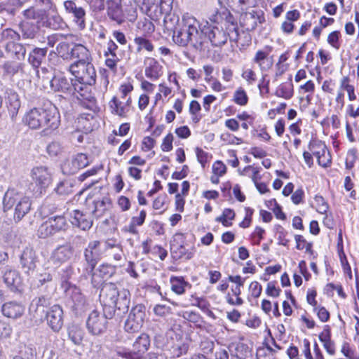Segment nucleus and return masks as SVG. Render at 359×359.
I'll return each mask as SVG.
<instances>
[{"label": "nucleus", "instance_id": "obj_1", "mask_svg": "<svg viewBox=\"0 0 359 359\" xmlns=\"http://www.w3.org/2000/svg\"><path fill=\"white\" fill-rule=\"evenodd\" d=\"M198 21L188 13L183 15L182 20L177 18L170 22V30L172 31V40L180 46H186L191 43L194 46L201 44L202 32H199Z\"/></svg>", "mask_w": 359, "mask_h": 359}, {"label": "nucleus", "instance_id": "obj_2", "mask_svg": "<svg viewBox=\"0 0 359 359\" xmlns=\"http://www.w3.org/2000/svg\"><path fill=\"white\" fill-rule=\"evenodd\" d=\"M100 301L104 311H118L119 315L128 311L130 304V293L128 290L118 289L113 283H104L100 290Z\"/></svg>", "mask_w": 359, "mask_h": 359}, {"label": "nucleus", "instance_id": "obj_3", "mask_svg": "<svg viewBox=\"0 0 359 359\" xmlns=\"http://www.w3.org/2000/svg\"><path fill=\"white\" fill-rule=\"evenodd\" d=\"M22 122L33 130L44 128L46 130H53L60 125V114L55 106L34 107L25 114Z\"/></svg>", "mask_w": 359, "mask_h": 359}, {"label": "nucleus", "instance_id": "obj_4", "mask_svg": "<svg viewBox=\"0 0 359 359\" xmlns=\"http://www.w3.org/2000/svg\"><path fill=\"white\" fill-rule=\"evenodd\" d=\"M4 210L7 211L15 206L13 213V220L18 223L27 215L31 210V201L27 197L21 196L20 194L14 188L9 187L4 194Z\"/></svg>", "mask_w": 359, "mask_h": 359}, {"label": "nucleus", "instance_id": "obj_5", "mask_svg": "<svg viewBox=\"0 0 359 359\" xmlns=\"http://www.w3.org/2000/svg\"><path fill=\"white\" fill-rule=\"evenodd\" d=\"M31 176L35 185L32 184L29 189L36 196H41L52 181V174L48 167L37 166L31 172Z\"/></svg>", "mask_w": 359, "mask_h": 359}, {"label": "nucleus", "instance_id": "obj_6", "mask_svg": "<svg viewBox=\"0 0 359 359\" xmlns=\"http://www.w3.org/2000/svg\"><path fill=\"white\" fill-rule=\"evenodd\" d=\"M69 71L81 84L92 86L96 82V71L91 61L80 64H72L69 67Z\"/></svg>", "mask_w": 359, "mask_h": 359}, {"label": "nucleus", "instance_id": "obj_7", "mask_svg": "<svg viewBox=\"0 0 359 359\" xmlns=\"http://www.w3.org/2000/svg\"><path fill=\"white\" fill-rule=\"evenodd\" d=\"M67 222L63 215L50 217L43 222L38 229V235L41 238H46L60 231H65Z\"/></svg>", "mask_w": 359, "mask_h": 359}, {"label": "nucleus", "instance_id": "obj_8", "mask_svg": "<svg viewBox=\"0 0 359 359\" xmlns=\"http://www.w3.org/2000/svg\"><path fill=\"white\" fill-rule=\"evenodd\" d=\"M146 308L143 304L133 306L125 322L124 330L128 333L138 332L146 318Z\"/></svg>", "mask_w": 359, "mask_h": 359}, {"label": "nucleus", "instance_id": "obj_9", "mask_svg": "<svg viewBox=\"0 0 359 359\" xmlns=\"http://www.w3.org/2000/svg\"><path fill=\"white\" fill-rule=\"evenodd\" d=\"M114 315V311H106L101 313L97 310L93 311L87 320V327L93 334H100L107 329V318H111Z\"/></svg>", "mask_w": 359, "mask_h": 359}, {"label": "nucleus", "instance_id": "obj_10", "mask_svg": "<svg viewBox=\"0 0 359 359\" xmlns=\"http://www.w3.org/2000/svg\"><path fill=\"white\" fill-rule=\"evenodd\" d=\"M104 254V250L99 241H90L83 252L84 260L86 262V271L90 273L95 269L97 264L101 259Z\"/></svg>", "mask_w": 359, "mask_h": 359}, {"label": "nucleus", "instance_id": "obj_11", "mask_svg": "<svg viewBox=\"0 0 359 359\" xmlns=\"http://www.w3.org/2000/svg\"><path fill=\"white\" fill-rule=\"evenodd\" d=\"M65 13L69 15L73 22L79 30L86 27V11L84 8L79 6L73 0H66L63 2Z\"/></svg>", "mask_w": 359, "mask_h": 359}, {"label": "nucleus", "instance_id": "obj_12", "mask_svg": "<svg viewBox=\"0 0 359 359\" xmlns=\"http://www.w3.org/2000/svg\"><path fill=\"white\" fill-rule=\"evenodd\" d=\"M210 20L216 24H219L221 20L226 27L229 39L232 41H238L239 36L238 25L234 17L229 11L226 10L222 13H217Z\"/></svg>", "mask_w": 359, "mask_h": 359}, {"label": "nucleus", "instance_id": "obj_13", "mask_svg": "<svg viewBox=\"0 0 359 359\" xmlns=\"http://www.w3.org/2000/svg\"><path fill=\"white\" fill-rule=\"evenodd\" d=\"M38 262L39 258L34 248L30 246L26 247L20 256V264L24 273H33Z\"/></svg>", "mask_w": 359, "mask_h": 359}, {"label": "nucleus", "instance_id": "obj_14", "mask_svg": "<svg viewBox=\"0 0 359 359\" xmlns=\"http://www.w3.org/2000/svg\"><path fill=\"white\" fill-rule=\"evenodd\" d=\"M43 80L46 79L52 90L55 92H62L67 94H73L74 91H79L75 85L72 81L64 76H43Z\"/></svg>", "mask_w": 359, "mask_h": 359}, {"label": "nucleus", "instance_id": "obj_15", "mask_svg": "<svg viewBox=\"0 0 359 359\" xmlns=\"http://www.w3.org/2000/svg\"><path fill=\"white\" fill-rule=\"evenodd\" d=\"M48 326L54 332H59L63 325V310L59 304H54L46 311Z\"/></svg>", "mask_w": 359, "mask_h": 359}, {"label": "nucleus", "instance_id": "obj_16", "mask_svg": "<svg viewBox=\"0 0 359 359\" xmlns=\"http://www.w3.org/2000/svg\"><path fill=\"white\" fill-rule=\"evenodd\" d=\"M74 254V248L70 243L59 245L52 252L50 259L53 264L60 265L70 260Z\"/></svg>", "mask_w": 359, "mask_h": 359}, {"label": "nucleus", "instance_id": "obj_17", "mask_svg": "<svg viewBox=\"0 0 359 359\" xmlns=\"http://www.w3.org/2000/svg\"><path fill=\"white\" fill-rule=\"evenodd\" d=\"M205 34L214 46H223L226 43L229 37L228 32H224L222 27H219L217 25L208 27L205 29Z\"/></svg>", "mask_w": 359, "mask_h": 359}, {"label": "nucleus", "instance_id": "obj_18", "mask_svg": "<svg viewBox=\"0 0 359 359\" xmlns=\"http://www.w3.org/2000/svg\"><path fill=\"white\" fill-rule=\"evenodd\" d=\"M174 0H160L158 6L156 8H159L158 14L156 13V18L165 14L163 19V26L167 31H170V22H173L178 16L171 15L170 11L172 8V4Z\"/></svg>", "mask_w": 359, "mask_h": 359}, {"label": "nucleus", "instance_id": "obj_19", "mask_svg": "<svg viewBox=\"0 0 359 359\" xmlns=\"http://www.w3.org/2000/svg\"><path fill=\"white\" fill-rule=\"evenodd\" d=\"M144 74L148 79L156 81L162 76L163 67L154 57H146L144 60Z\"/></svg>", "mask_w": 359, "mask_h": 359}, {"label": "nucleus", "instance_id": "obj_20", "mask_svg": "<svg viewBox=\"0 0 359 359\" xmlns=\"http://www.w3.org/2000/svg\"><path fill=\"white\" fill-rule=\"evenodd\" d=\"M50 10L51 12H46V15L43 20L41 25L55 30L62 29L65 26V22L57 13L56 6Z\"/></svg>", "mask_w": 359, "mask_h": 359}, {"label": "nucleus", "instance_id": "obj_21", "mask_svg": "<svg viewBox=\"0 0 359 359\" xmlns=\"http://www.w3.org/2000/svg\"><path fill=\"white\" fill-rule=\"evenodd\" d=\"M1 312L7 318L16 319L24 314L25 306L18 302L11 301L2 305Z\"/></svg>", "mask_w": 359, "mask_h": 359}, {"label": "nucleus", "instance_id": "obj_22", "mask_svg": "<svg viewBox=\"0 0 359 359\" xmlns=\"http://www.w3.org/2000/svg\"><path fill=\"white\" fill-rule=\"evenodd\" d=\"M70 59H76L73 64H80L91 61V56L89 50L80 43L74 44L71 48Z\"/></svg>", "mask_w": 359, "mask_h": 359}, {"label": "nucleus", "instance_id": "obj_23", "mask_svg": "<svg viewBox=\"0 0 359 359\" xmlns=\"http://www.w3.org/2000/svg\"><path fill=\"white\" fill-rule=\"evenodd\" d=\"M4 281L11 291L20 290L22 286V278L15 270L8 269L5 271Z\"/></svg>", "mask_w": 359, "mask_h": 359}, {"label": "nucleus", "instance_id": "obj_24", "mask_svg": "<svg viewBox=\"0 0 359 359\" xmlns=\"http://www.w3.org/2000/svg\"><path fill=\"white\" fill-rule=\"evenodd\" d=\"M71 222L74 226L83 231L90 229L93 225L90 217L78 210H74Z\"/></svg>", "mask_w": 359, "mask_h": 359}, {"label": "nucleus", "instance_id": "obj_25", "mask_svg": "<svg viewBox=\"0 0 359 359\" xmlns=\"http://www.w3.org/2000/svg\"><path fill=\"white\" fill-rule=\"evenodd\" d=\"M93 209L92 213L96 218L104 215L111 208V201L109 197L104 196L93 202Z\"/></svg>", "mask_w": 359, "mask_h": 359}, {"label": "nucleus", "instance_id": "obj_26", "mask_svg": "<svg viewBox=\"0 0 359 359\" xmlns=\"http://www.w3.org/2000/svg\"><path fill=\"white\" fill-rule=\"evenodd\" d=\"M48 47L34 48L29 53L28 62L35 69L39 68L47 55Z\"/></svg>", "mask_w": 359, "mask_h": 359}, {"label": "nucleus", "instance_id": "obj_27", "mask_svg": "<svg viewBox=\"0 0 359 359\" xmlns=\"http://www.w3.org/2000/svg\"><path fill=\"white\" fill-rule=\"evenodd\" d=\"M71 47L67 42H61L56 46V52L51 50L48 54L50 63L54 60H59L58 56L63 59H69L71 57Z\"/></svg>", "mask_w": 359, "mask_h": 359}, {"label": "nucleus", "instance_id": "obj_28", "mask_svg": "<svg viewBox=\"0 0 359 359\" xmlns=\"http://www.w3.org/2000/svg\"><path fill=\"white\" fill-rule=\"evenodd\" d=\"M260 22V18L255 11L245 13L241 17V24L247 31L254 30Z\"/></svg>", "mask_w": 359, "mask_h": 359}, {"label": "nucleus", "instance_id": "obj_29", "mask_svg": "<svg viewBox=\"0 0 359 359\" xmlns=\"http://www.w3.org/2000/svg\"><path fill=\"white\" fill-rule=\"evenodd\" d=\"M22 13L27 20H34L37 23H42L43 20H44L46 15V11L34 6L24 10Z\"/></svg>", "mask_w": 359, "mask_h": 359}, {"label": "nucleus", "instance_id": "obj_30", "mask_svg": "<svg viewBox=\"0 0 359 359\" xmlns=\"http://www.w3.org/2000/svg\"><path fill=\"white\" fill-rule=\"evenodd\" d=\"M150 346V339L147 334H141L133 343V351L138 355L146 353Z\"/></svg>", "mask_w": 359, "mask_h": 359}, {"label": "nucleus", "instance_id": "obj_31", "mask_svg": "<svg viewBox=\"0 0 359 359\" xmlns=\"http://www.w3.org/2000/svg\"><path fill=\"white\" fill-rule=\"evenodd\" d=\"M68 293L72 302V307L75 309H82L86 305V300L80 289L77 287L70 288Z\"/></svg>", "mask_w": 359, "mask_h": 359}, {"label": "nucleus", "instance_id": "obj_32", "mask_svg": "<svg viewBox=\"0 0 359 359\" xmlns=\"http://www.w3.org/2000/svg\"><path fill=\"white\" fill-rule=\"evenodd\" d=\"M90 163L88 156L83 153L76 154L72 160L71 163L72 167L68 171L69 174H74L78 170L83 168L88 165Z\"/></svg>", "mask_w": 359, "mask_h": 359}, {"label": "nucleus", "instance_id": "obj_33", "mask_svg": "<svg viewBox=\"0 0 359 359\" xmlns=\"http://www.w3.org/2000/svg\"><path fill=\"white\" fill-rule=\"evenodd\" d=\"M20 30L23 39H33L39 32V27L29 22H23L20 24Z\"/></svg>", "mask_w": 359, "mask_h": 359}, {"label": "nucleus", "instance_id": "obj_34", "mask_svg": "<svg viewBox=\"0 0 359 359\" xmlns=\"http://www.w3.org/2000/svg\"><path fill=\"white\" fill-rule=\"evenodd\" d=\"M171 290L177 294H182L186 287H191V284L184 280L182 276H172L170 280Z\"/></svg>", "mask_w": 359, "mask_h": 359}, {"label": "nucleus", "instance_id": "obj_35", "mask_svg": "<svg viewBox=\"0 0 359 359\" xmlns=\"http://www.w3.org/2000/svg\"><path fill=\"white\" fill-rule=\"evenodd\" d=\"M6 95L9 110L13 115L16 114L21 106L19 95L12 89H8Z\"/></svg>", "mask_w": 359, "mask_h": 359}, {"label": "nucleus", "instance_id": "obj_36", "mask_svg": "<svg viewBox=\"0 0 359 359\" xmlns=\"http://www.w3.org/2000/svg\"><path fill=\"white\" fill-rule=\"evenodd\" d=\"M109 107L112 114L122 117H125L129 111V109L126 107V104H123V101L119 100L116 97H114L111 100Z\"/></svg>", "mask_w": 359, "mask_h": 359}, {"label": "nucleus", "instance_id": "obj_37", "mask_svg": "<svg viewBox=\"0 0 359 359\" xmlns=\"http://www.w3.org/2000/svg\"><path fill=\"white\" fill-rule=\"evenodd\" d=\"M74 185L73 180H65L58 183L55 191L60 196H67L73 193Z\"/></svg>", "mask_w": 359, "mask_h": 359}, {"label": "nucleus", "instance_id": "obj_38", "mask_svg": "<svg viewBox=\"0 0 359 359\" xmlns=\"http://www.w3.org/2000/svg\"><path fill=\"white\" fill-rule=\"evenodd\" d=\"M5 48L8 53L14 55L18 60L24 58L26 53V49L23 45L16 42L6 43Z\"/></svg>", "mask_w": 359, "mask_h": 359}, {"label": "nucleus", "instance_id": "obj_39", "mask_svg": "<svg viewBox=\"0 0 359 359\" xmlns=\"http://www.w3.org/2000/svg\"><path fill=\"white\" fill-rule=\"evenodd\" d=\"M20 35L17 32L11 28L4 29L0 33V41L6 43H15L19 41Z\"/></svg>", "mask_w": 359, "mask_h": 359}, {"label": "nucleus", "instance_id": "obj_40", "mask_svg": "<svg viewBox=\"0 0 359 359\" xmlns=\"http://www.w3.org/2000/svg\"><path fill=\"white\" fill-rule=\"evenodd\" d=\"M2 69L5 74L13 76L22 71L23 64L15 61H7L2 65Z\"/></svg>", "mask_w": 359, "mask_h": 359}, {"label": "nucleus", "instance_id": "obj_41", "mask_svg": "<svg viewBox=\"0 0 359 359\" xmlns=\"http://www.w3.org/2000/svg\"><path fill=\"white\" fill-rule=\"evenodd\" d=\"M107 13L111 20L117 22L118 24L123 22V12L119 4L114 2L111 3L108 7Z\"/></svg>", "mask_w": 359, "mask_h": 359}, {"label": "nucleus", "instance_id": "obj_42", "mask_svg": "<svg viewBox=\"0 0 359 359\" xmlns=\"http://www.w3.org/2000/svg\"><path fill=\"white\" fill-rule=\"evenodd\" d=\"M134 42L137 45L136 50L137 53H140L142 50L152 52L154 49V46L151 41L144 36H136L134 39Z\"/></svg>", "mask_w": 359, "mask_h": 359}, {"label": "nucleus", "instance_id": "obj_43", "mask_svg": "<svg viewBox=\"0 0 359 359\" xmlns=\"http://www.w3.org/2000/svg\"><path fill=\"white\" fill-rule=\"evenodd\" d=\"M310 152L316 158L326 151L327 147L324 142L320 140H312L309 144Z\"/></svg>", "mask_w": 359, "mask_h": 359}, {"label": "nucleus", "instance_id": "obj_44", "mask_svg": "<svg viewBox=\"0 0 359 359\" xmlns=\"http://www.w3.org/2000/svg\"><path fill=\"white\" fill-rule=\"evenodd\" d=\"M234 355L238 359H252V351L245 344L236 345Z\"/></svg>", "mask_w": 359, "mask_h": 359}, {"label": "nucleus", "instance_id": "obj_45", "mask_svg": "<svg viewBox=\"0 0 359 359\" xmlns=\"http://www.w3.org/2000/svg\"><path fill=\"white\" fill-rule=\"evenodd\" d=\"M68 335L69 339L75 344H80L83 341V331L76 326H72L69 328Z\"/></svg>", "mask_w": 359, "mask_h": 359}, {"label": "nucleus", "instance_id": "obj_46", "mask_svg": "<svg viewBox=\"0 0 359 359\" xmlns=\"http://www.w3.org/2000/svg\"><path fill=\"white\" fill-rule=\"evenodd\" d=\"M83 277L87 278L88 276L91 277V283L94 287H98L101 286L105 280L102 278V276H99V272L96 269L93 270L90 273H87L86 271V268L83 269V273L81 274Z\"/></svg>", "mask_w": 359, "mask_h": 359}, {"label": "nucleus", "instance_id": "obj_47", "mask_svg": "<svg viewBox=\"0 0 359 359\" xmlns=\"http://www.w3.org/2000/svg\"><path fill=\"white\" fill-rule=\"evenodd\" d=\"M233 100L235 103L241 106L247 104L248 97L246 92L243 88L240 87L235 91Z\"/></svg>", "mask_w": 359, "mask_h": 359}, {"label": "nucleus", "instance_id": "obj_48", "mask_svg": "<svg viewBox=\"0 0 359 359\" xmlns=\"http://www.w3.org/2000/svg\"><path fill=\"white\" fill-rule=\"evenodd\" d=\"M50 305V299L46 296H41L38 298H35L33 299L32 302V307L36 306V311L41 309V311L43 312V309L45 307H48Z\"/></svg>", "mask_w": 359, "mask_h": 359}, {"label": "nucleus", "instance_id": "obj_49", "mask_svg": "<svg viewBox=\"0 0 359 359\" xmlns=\"http://www.w3.org/2000/svg\"><path fill=\"white\" fill-rule=\"evenodd\" d=\"M46 151L50 156H57L63 152L64 147L60 142L53 141L47 146Z\"/></svg>", "mask_w": 359, "mask_h": 359}, {"label": "nucleus", "instance_id": "obj_50", "mask_svg": "<svg viewBox=\"0 0 359 359\" xmlns=\"http://www.w3.org/2000/svg\"><path fill=\"white\" fill-rule=\"evenodd\" d=\"M97 270L99 272V276H102L105 280L111 278L116 271L115 268L109 264H101Z\"/></svg>", "mask_w": 359, "mask_h": 359}, {"label": "nucleus", "instance_id": "obj_51", "mask_svg": "<svg viewBox=\"0 0 359 359\" xmlns=\"http://www.w3.org/2000/svg\"><path fill=\"white\" fill-rule=\"evenodd\" d=\"M314 201L316 205V210L320 214H326L329 209V205L321 196L316 195L314 198Z\"/></svg>", "mask_w": 359, "mask_h": 359}, {"label": "nucleus", "instance_id": "obj_52", "mask_svg": "<svg viewBox=\"0 0 359 359\" xmlns=\"http://www.w3.org/2000/svg\"><path fill=\"white\" fill-rule=\"evenodd\" d=\"M277 95L279 97H283L285 99L291 98L293 93L290 85H280L277 90Z\"/></svg>", "mask_w": 359, "mask_h": 359}, {"label": "nucleus", "instance_id": "obj_53", "mask_svg": "<svg viewBox=\"0 0 359 359\" xmlns=\"http://www.w3.org/2000/svg\"><path fill=\"white\" fill-rule=\"evenodd\" d=\"M272 352L273 349L269 346L259 348L256 353L257 359H273Z\"/></svg>", "mask_w": 359, "mask_h": 359}, {"label": "nucleus", "instance_id": "obj_54", "mask_svg": "<svg viewBox=\"0 0 359 359\" xmlns=\"http://www.w3.org/2000/svg\"><path fill=\"white\" fill-rule=\"evenodd\" d=\"M294 239L297 243L296 248L298 250L306 249V251H309L311 249V243H307L304 237L301 235H296Z\"/></svg>", "mask_w": 359, "mask_h": 359}, {"label": "nucleus", "instance_id": "obj_55", "mask_svg": "<svg viewBox=\"0 0 359 359\" xmlns=\"http://www.w3.org/2000/svg\"><path fill=\"white\" fill-rule=\"evenodd\" d=\"M316 158L318 165L323 168L328 167L331 163V156L327 149L325 153H322L321 155L318 156Z\"/></svg>", "mask_w": 359, "mask_h": 359}, {"label": "nucleus", "instance_id": "obj_56", "mask_svg": "<svg viewBox=\"0 0 359 359\" xmlns=\"http://www.w3.org/2000/svg\"><path fill=\"white\" fill-rule=\"evenodd\" d=\"M171 250L177 258H181L185 256L187 259H189L191 257V254H187L186 252L185 248L182 245H180V247L172 245Z\"/></svg>", "mask_w": 359, "mask_h": 359}, {"label": "nucleus", "instance_id": "obj_57", "mask_svg": "<svg viewBox=\"0 0 359 359\" xmlns=\"http://www.w3.org/2000/svg\"><path fill=\"white\" fill-rule=\"evenodd\" d=\"M268 53L263 50H258L254 57V62L259 66L261 69L265 68L264 66V60L267 58Z\"/></svg>", "mask_w": 359, "mask_h": 359}, {"label": "nucleus", "instance_id": "obj_58", "mask_svg": "<svg viewBox=\"0 0 359 359\" xmlns=\"http://www.w3.org/2000/svg\"><path fill=\"white\" fill-rule=\"evenodd\" d=\"M189 346L187 344H177L172 346L173 354L176 357H180L183 354L187 353Z\"/></svg>", "mask_w": 359, "mask_h": 359}, {"label": "nucleus", "instance_id": "obj_59", "mask_svg": "<svg viewBox=\"0 0 359 359\" xmlns=\"http://www.w3.org/2000/svg\"><path fill=\"white\" fill-rule=\"evenodd\" d=\"M281 290L280 288H277L275 286L274 282H269L267 284V287L266 289V293L268 296L271 297H278L280 294Z\"/></svg>", "mask_w": 359, "mask_h": 359}, {"label": "nucleus", "instance_id": "obj_60", "mask_svg": "<svg viewBox=\"0 0 359 359\" xmlns=\"http://www.w3.org/2000/svg\"><path fill=\"white\" fill-rule=\"evenodd\" d=\"M340 32L339 31H334L331 32L327 37V42L334 48H339V37Z\"/></svg>", "mask_w": 359, "mask_h": 359}, {"label": "nucleus", "instance_id": "obj_61", "mask_svg": "<svg viewBox=\"0 0 359 359\" xmlns=\"http://www.w3.org/2000/svg\"><path fill=\"white\" fill-rule=\"evenodd\" d=\"M249 290L253 297L258 298L262 293V287L257 281H253L250 283Z\"/></svg>", "mask_w": 359, "mask_h": 359}, {"label": "nucleus", "instance_id": "obj_62", "mask_svg": "<svg viewBox=\"0 0 359 359\" xmlns=\"http://www.w3.org/2000/svg\"><path fill=\"white\" fill-rule=\"evenodd\" d=\"M151 253L156 257H158L161 260H164L168 255L166 250L160 245L154 246L151 249Z\"/></svg>", "mask_w": 359, "mask_h": 359}, {"label": "nucleus", "instance_id": "obj_63", "mask_svg": "<svg viewBox=\"0 0 359 359\" xmlns=\"http://www.w3.org/2000/svg\"><path fill=\"white\" fill-rule=\"evenodd\" d=\"M12 332L11 326L4 320H0V339L8 337Z\"/></svg>", "mask_w": 359, "mask_h": 359}, {"label": "nucleus", "instance_id": "obj_64", "mask_svg": "<svg viewBox=\"0 0 359 359\" xmlns=\"http://www.w3.org/2000/svg\"><path fill=\"white\" fill-rule=\"evenodd\" d=\"M173 136L171 133H168L163 139L161 144V149L163 151H170L172 149Z\"/></svg>", "mask_w": 359, "mask_h": 359}]
</instances>
